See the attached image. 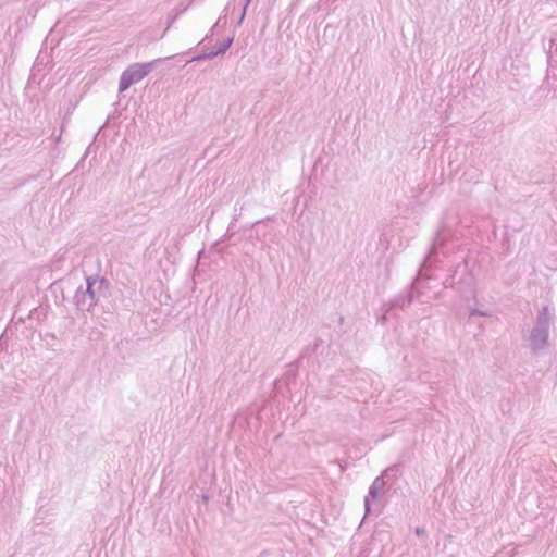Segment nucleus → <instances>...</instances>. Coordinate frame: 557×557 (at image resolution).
I'll list each match as a JSON object with an SVG mask.
<instances>
[{"label":"nucleus","instance_id":"f8f14e48","mask_svg":"<svg viewBox=\"0 0 557 557\" xmlns=\"http://www.w3.org/2000/svg\"><path fill=\"white\" fill-rule=\"evenodd\" d=\"M247 8H248V7H246V3H244V5H243V10H242V13H240V16L238 17V21H237V26H240V25H242V23L244 22L245 16H246Z\"/></svg>","mask_w":557,"mask_h":557},{"label":"nucleus","instance_id":"423d86ee","mask_svg":"<svg viewBox=\"0 0 557 557\" xmlns=\"http://www.w3.org/2000/svg\"><path fill=\"white\" fill-rule=\"evenodd\" d=\"M459 268H460V265H458L455 269L454 274L449 278H446V281L444 282V285L446 287H453V288L456 287L457 290L462 292L461 285L462 284L471 285L473 278L470 274L465 273L463 277L460 281L456 282L455 277H456V274L458 273Z\"/></svg>","mask_w":557,"mask_h":557},{"label":"nucleus","instance_id":"f257e3e1","mask_svg":"<svg viewBox=\"0 0 557 557\" xmlns=\"http://www.w3.org/2000/svg\"><path fill=\"white\" fill-rule=\"evenodd\" d=\"M110 282L99 275H89L86 277V286H78L73 302L81 312H92L94 308L100 304L102 298L109 297Z\"/></svg>","mask_w":557,"mask_h":557},{"label":"nucleus","instance_id":"20e7f679","mask_svg":"<svg viewBox=\"0 0 557 557\" xmlns=\"http://www.w3.org/2000/svg\"><path fill=\"white\" fill-rule=\"evenodd\" d=\"M162 59H157L147 63H133L128 65L121 74L119 82V92H124L132 85L144 79Z\"/></svg>","mask_w":557,"mask_h":557},{"label":"nucleus","instance_id":"9d476101","mask_svg":"<svg viewBox=\"0 0 557 557\" xmlns=\"http://www.w3.org/2000/svg\"><path fill=\"white\" fill-rule=\"evenodd\" d=\"M187 10V7L180 4L174 9V16L172 17L171 22H173L180 14L184 13Z\"/></svg>","mask_w":557,"mask_h":557},{"label":"nucleus","instance_id":"0eeeda50","mask_svg":"<svg viewBox=\"0 0 557 557\" xmlns=\"http://www.w3.org/2000/svg\"><path fill=\"white\" fill-rule=\"evenodd\" d=\"M401 463H395L386 468L383 471L384 478L387 480H397V478L401 474Z\"/></svg>","mask_w":557,"mask_h":557},{"label":"nucleus","instance_id":"6e6552de","mask_svg":"<svg viewBox=\"0 0 557 557\" xmlns=\"http://www.w3.org/2000/svg\"><path fill=\"white\" fill-rule=\"evenodd\" d=\"M215 57H216V52L214 49L213 50H203L201 53L197 54L188 62H200V61L213 59Z\"/></svg>","mask_w":557,"mask_h":557},{"label":"nucleus","instance_id":"39448f33","mask_svg":"<svg viewBox=\"0 0 557 557\" xmlns=\"http://www.w3.org/2000/svg\"><path fill=\"white\" fill-rule=\"evenodd\" d=\"M383 473L375 478L372 484L369 487L368 495L364 498V511L366 516L370 513V500H376L379 498V493L381 490L385 486V480H384Z\"/></svg>","mask_w":557,"mask_h":557},{"label":"nucleus","instance_id":"1a4fd4ad","mask_svg":"<svg viewBox=\"0 0 557 557\" xmlns=\"http://www.w3.org/2000/svg\"><path fill=\"white\" fill-rule=\"evenodd\" d=\"M234 41V36L227 37L222 44L219 45V47L215 50L216 55L224 54L230 47L232 46Z\"/></svg>","mask_w":557,"mask_h":557},{"label":"nucleus","instance_id":"ddd939ff","mask_svg":"<svg viewBox=\"0 0 557 557\" xmlns=\"http://www.w3.org/2000/svg\"><path fill=\"white\" fill-rule=\"evenodd\" d=\"M474 315H486V314L478 309H473L470 311V317H474Z\"/></svg>","mask_w":557,"mask_h":557},{"label":"nucleus","instance_id":"9b49d317","mask_svg":"<svg viewBox=\"0 0 557 557\" xmlns=\"http://www.w3.org/2000/svg\"><path fill=\"white\" fill-rule=\"evenodd\" d=\"M318 343H315V345L313 347L311 346H306L300 355V357H305L306 355L308 354H311V352H314L317 347H318Z\"/></svg>","mask_w":557,"mask_h":557},{"label":"nucleus","instance_id":"2eb2a0df","mask_svg":"<svg viewBox=\"0 0 557 557\" xmlns=\"http://www.w3.org/2000/svg\"><path fill=\"white\" fill-rule=\"evenodd\" d=\"M250 2L251 0H245L246 7H248Z\"/></svg>","mask_w":557,"mask_h":557},{"label":"nucleus","instance_id":"4468645a","mask_svg":"<svg viewBox=\"0 0 557 557\" xmlns=\"http://www.w3.org/2000/svg\"><path fill=\"white\" fill-rule=\"evenodd\" d=\"M416 533H417V534H421V533H423V529L417 528V529H416Z\"/></svg>","mask_w":557,"mask_h":557},{"label":"nucleus","instance_id":"7ed1b4c3","mask_svg":"<svg viewBox=\"0 0 557 557\" xmlns=\"http://www.w3.org/2000/svg\"><path fill=\"white\" fill-rule=\"evenodd\" d=\"M550 318L548 307L543 306L537 312L535 323L530 332V348L534 354L544 349L548 345Z\"/></svg>","mask_w":557,"mask_h":557},{"label":"nucleus","instance_id":"f03ea898","mask_svg":"<svg viewBox=\"0 0 557 557\" xmlns=\"http://www.w3.org/2000/svg\"><path fill=\"white\" fill-rule=\"evenodd\" d=\"M444 245H445V239L442 237V235L440 233H437L432 243V246L429 249V252L426 253V256L423 259V262L421 264L419 273L412 281L411 285L404 293L397 295L396 297H394L393 299H391L388 301V304L386 305L387 310H393L396 308L403 309L405 307H408L409 305L412 304V301L416 298L419 297V294L416 293V285L420 281L421 270L428 269L431 267L432 260L436 257V255L443 248Z\"/></svg>","mask_w":557,"mask_h":557}]
</instances>
